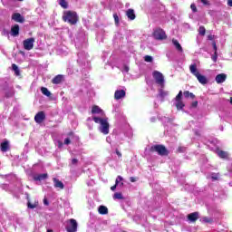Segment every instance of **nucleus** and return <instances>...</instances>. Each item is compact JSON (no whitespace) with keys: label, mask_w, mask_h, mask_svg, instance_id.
<instances>
[{"label":"nucleus","mask_w":232,"mask_h":232,"mask_svg":"<svg viewBox=\"0 0 232 232\" xmlns=\"http://www.w3.org/2000/svg\"><path fill=\"white\" fill-rule=\"evenodd\" d=\"M17 1H23V0H17Z\"/></svg>","instance_id":"59"},{"label":"nucleus","mask_w":232,"mask_h":232,"mask_svg":"<svg viewBox=\"0 0 232 232\" xmlns=\"http://www.w3.org/2000/svg\"><path fill=\"white\" fill-rule=\"evenodd\" d=\"M41 92L46 97H51L52 96V92L50 91H48V88H46V87H42Z\"/></svg>","instance_id":"26"},{"label":"nucleus","mask_w":232,"mask_h":232,"mask_svg":"<svg viewBox=\"0 0 232 232\" xmlns=\"http://www.w3.org/2000/svg\"><path fill=\"white\" fill-rule=\"evenodd\" d=\"M92 121L96 124H100L99 131L103 135H108L110 133V122H108V118H100L97 116L92 117Z\"/></svg>","instance_id":"1"},{"label":"nucleus","mask_w":232,"mask_h":232,"mask_svg":"<svg viewBox=\"0 0 232 232\" xmlns=\"http://www.w3.org/2000/svg\"><path fill=\"white\" fill-rule=\"evenodd\" d=\"M12 70L14 72V75L16 77H19V75H21V70H19V67L17 66V64L13 63Z\"/></svg>","instance_id":"24"},{"label":"nucleus","mask_w":232,"mask_h":232,"mask_svg":"<svg viewBox=\"0 0 232 232\" xmlns=\"http://www.w3.org/2000/svg\"><path fill=\"white\" fill-rule=\"evenodd\" d=\"M152 35L156 41H164V39H168V35H166V32L162 30V28L155 29Z\"/></svg>","instance_id":"4"},{"label":"nucleus","mask_w":232,"mask_h":232,"mask_svg":"<svg viewBox=\"0 0 232 232\" xmlns=\"http://www.w3.org/2000/svg\"><path fill=\"white\" fill-rule=\"evenodd\" d=\"M184 151H186V148H184V147L178 148V153H184Z\"/></svg>","instance_id":"42"},{"label":"nucleus","mask_w":232,"mask_h":232,"mask_svg":"<svg viewBox=\"0 0 232 232\" xmlns=\"http://www.w3.org/2000/svg\"><path fill=\"white\" fill-rule=\"evenodd\" d=\"M227 5L232 7V0H227Z\"/></svg>","instance_id":"54"},{"label":"nucleus","mask_w":232,"mask_h":232,"mask_svg":"<svg viewBox=\"0 0 232 232\" xmlns=\"http://www.w3.org/2000/svg\"><path fill=\"white\" fill-rule=\"evenodd\" d=\"M12 19L15 21V23H24V16L21 15L19 13L13 14Z\"/></svg>","instance_id":"10"},{"label":"nucleus","mask_w":232,"mask_h":232,"mask_svg":"<svg viewBox=\"0 0 232 232\" xmlns=\"http://www.w3.org/2000/svg\"><path fill=\"white\" fill-rule=\"evenodd\" d=\"M122 180H123V179L121 176H118L115 180V186H119V183Z\"/></svg>","instance_id":"39"},{"label":"nucleus","mask_w":232,"mask_h":232,"mask_svg":"<svg viewBox=\"0 0 232 232\" xmlns=\"http://www.w3.org/2000/svg\"><path fill=\"white\" fill-rule=\"evenodd\" d=\"M226 79H227V75L226 73H220L216 76V82L218 84H222V82H226Z\"/></svg>","instance_id":"11"},{"label":"nucleus","mask_w":232,"mask_h":232,"mask_svg":"<svg viewBox=\"0 0 232 232\" xmlns=\"http://www.w3.org/2000/svg\"><path fill=\"white\" fill-rule=\"evenodd\" d=\"M191 106L192 108H197V106H198V101L193 102Z\"/></svg>","instance_id":"47"},{"label":"nucleus","mask_w":232,"mask_h":232,"mask_svg":"<svg viewBox=\"0 0 232 232\" xmlns=\"http://www.w3.org/2000/svg\"><path fill=\"white\" fill-rule=\"evenodd\" d=\"M114 23L116 26H119V24L121 23V20L119 19V15L117 14H113Z\"/></svg>","instance_id":"34"},{"label":"nucleus","mask_w":232,"mask_h":232,"mask_svg":"<svg viewBox=\"0 0 232 232\" xmlns=\"http://www.w3.org/2000/svg\"><path fill=\"white\" fill-rule=\"evenodd\" d=\"M114 200H124V197L122 196V193L121 192H116L113 195Z\"/></svg>","instance_id":"27"},{"label":"nucleus","mask_w":232,"mask_h":232,"mask_svg":"<svg viewBox=\"0 0 232 232\" xmlns=\"http://www.w3.org/2000/svg\"><path fill=\"white\" fill-rule=\"evenodd\" d=\"M78 162H79V160H77V159H72V166L77 165Z\"/></svg>","instance_id":"45"},{"label":"nucleus","mask_w":232,"mask_h":232,"mask_svg":"<svg viewBox=\"0 0 232 232\" xmlns=\"http://www.w3.org/2000/svg\"><path fill=\"white\" fill-rule=\"evenodd\" d=\"M46 232H53V230H52V229H47Z\"/></svg>","instance_id":"56"},{"label":"nucleus","mask_w":232,"mask_h":232,"mask_svg":"<svg viewBox=\"0 0 232 232\" xmlns=\"http://www.w3.org/2000/svg\"><path fill=\"white\" fill-rule=\"evenodd\" d=\"M152 77L155 79L157 84L160 86H164V74L159 71H154L152 72Z\"/></svg>","instance_id":"6"},{"label":"nucleus","mask_w":232,"mask_h":232,"mask_svg":"<svg viewBox=\"0 0 232 232\" xmlns=\"http://www.w3.org/2000/svg\"><path fill=\"white\" fill-rule=\"evenodd\" d=\"M92 115H104V111H102V109H101V107H99L98 105H93L92 108Z\"/></svg>","instance_id":"12"},{"label":"nucleus","mask_w":232,"mask_h":232,"mask_svg":"<svg viewBox=\"0 0 232 232\" xmlns=\"http://www.w3.org/2000/svg\"><path fill=\"white\" fill-rule=\"evenodd\" d=\"M48 179V174L44 173V174H37L34 177V180L41 182V180H46Z\"/></svg>","instance_id":"17"},{"label":"nucleus","mask_w":232,"mask_h":232,"mask_svg":"<svg viewBox=\"0 0 232 232\" xmlns=\"http://www.w3.org/2000/svg\"><path fill=\"white\" fill-rule=\"evenodd\" d=\"M203 222H205V224H211L213 222V218L205 217L203 218Z\"/></svg>","instance_id":"38"},{"label":"nucleus","mask_w":232,"mask_h":232,"mask_svg":"<svg viewBox=\"0 0 232 232\" xmlns=\"http://www.w3.org/2000/svg\"><path fill=\"white\" fill-rule=\"evenodd\" d=\"M59 5H60V6H62V8H63L64 10H66V8H68V2H66V0H60V1H59Z\"/></svg>","instance_id":"31"},{"label":"nucleus","mask_w":232,"mask_h":232,"mask_svg":"<svg viewBox=\"0 0 232 232\" xmlns=\"http://www.w3.org/2000/svg\"><path fill=\"white\" fill-rule=\"evenodd\" d=\"M35 43V38H28L24 40L23 44L24 50L30 51L34 49V44Z\"/></svg>","instance_id":"7"},{"label":"nucleus","mask_w":232,"mask_h":232,"mask_svg":"<svg viewBox=\"0 0 232 232\" xmlns=\"http://www.w3.org/2000/svg\"><path fill=\"white\" fill-rule=\"evenodd\" d=\"M208 41H213V39H215V36L209 34V35L208 36Z\"/></svg>","instance_id":"52"},{"label":"nucleus","mask_w":232,"mask_h":232,"mask_svg":"<svg viewBox=\"0 0 232 232\" xmlns=\"http://www.w3.org/2000/svg\"><path fill=\"white\" fill-rule=\"evenodd\" d=\"M166 95H168V92H164V91H161L160 92V97H161L162 99H164V97H166Z\"/></svg>","instance_id":"43"},{"label":"nucleus","mask_w":232,"mask_h":232,"mask_svg":"<svg viewBox=\"0 0 232 232\" xmlns=\"http://www.w3.org/2000/svg\"><path fill=\"white\" fill-rule=\"evenodd\" d=\"M62 19L64 23L73 26L76 23H79V14L75 11H64Z\"/></svg>","instance_id":"2"},{"label":"nucleus","mask_w":232,"mask_h":232,"mask_svg":"<svg viewBox=\"0 0 232 232\" xmlns=\"http://www.w3.org/2000/svg\"><path fill=\"white\" fill-rule=\"evenodd\" d=\"M183 95L186 99H189V97L190 99H195V94H193L192 92H189V91H185L183 92Z\"/></svg>","instance_id":"28"},{"label":"nucleus","mask_w":232,"mask_h":232,"mask_svg":"<svg viewBox=\"0 0 232 232\" xmlns=\"http://www.w3.org/2000/svg\"><path fill=\"white\" fill-rule=\"evenodd\" d=\"M184 106H186L185 104H184V102H177V103H176V108H177V110H182L183 108H184Z\"/></svg>","instance_id":"32"},{"label":"nucleus","mask_w":232,"mask_h":232,"mask_svg":"<svg viewBox=\"0 0 232 232\" xmlns=\"http://www.w3.org/2000/svg\"><path fill=\"white\" fill-rule=\"evenodd\" d=\"M63 79H64V76H63V74H58L52 80V83L61 84L63 82Z\"/></svg>","instance_id":"16"},{"label":"nucleus","mask_w":232,"mask_h":232,"mask_svg":"<svg viewBox=\"0 0 232 232\" xmlns=\"http://www.w3.org/2000/svg\"><path fill=\"white\" fill-rule=\"evenodd\" d=\"M212 46H213L214 52L218 53V48L217 47V42L213 41L212 42Z\"/></svg>","instance_id":"41"},{"label":"nucleus","mask_w":232,"mask_h":232,"mask_svg":"<svg viewBox=\"0 0 232 232\" xmlns=\"http://www.w3.org/2000/svg\"><path fill=\"white\" fill-rule=\"evenodd\" d=\"M211 179L212 180H218V178L217 176H212Z\"/></svg>","instance_id":"55"},{"label":"nucleus","mask_w":232,"mask_h":232,"mask_svg":"<svg viewBox=\"0 0 232 232\" xmlns=\"http://www.w3.org/2000/svg\"><path fill=\"white\" fill-rule=\"evenodd\" d=\"M230 104H232V97L230 98Z\"/></svg>","instance_id":"57"},{"label":"nucleus","mask_w":232,"mask_h":232,"mask_svg":"<svg viewBox=\"0 0 232 232\" xmlns=\"http://www.w3.org/2000/svg\"><path fill=\"white\" fill-rule=\"evenodd\" d=\"M19 24H14V26L11 27V35L13 37H17L19 35Z\"/></svg>","instance_id":"15"},{"label":"nucleus","mask_w":232,"mask_h":232,"mask_svg":"<svg viewBox=\"0 0 232 232\" xmlns=\"http://www.w3.org/2000/svg\"><path fill=\"white\" fill-rule=\"evenodd\" d=\"M218 157H220V159H227V156H228L227 152H226L224 150H219L218 152Z\"/></svg>","instance_id":"29"},{"label":"nucleus","mask_w":232,"mask_h":232,"mask_svg":"<svg viewBox=\"0 0 232 232\" xmlns=\"http://www.w3.org/2000/svg\"><path fill=\"white\" fill-rule=\"evenodd\" d=\"M77 220L71 218L67 221L66 231L67 232H77L78 227Z\"/></svg>","instance_id":"5"},{"label":"nucleus","mask_w":232,"mask_h":232,"mask_svg":"<svg viewBox=\"0 0 232 232\" xmlns=\"http://www.w3.org/2000/svg\"><path fill=\"white\" fill-rule=\"evenodd\" d=\"M100 215H108V208L105 206H100L98 208Z\"/></svg>","instance_id":"25"},{"label":"nucleus","mask_w":232,"mask_h":232,"mask_svg":"<svg viewBox=\"0 0 232 232\" xmlns=\"http://www.w3.org/2000/svg\"><path fill=\"white\" fill-rule=\"evenodd\" d=\"M44 206H50V203L48 202V199L46 198H44Z\"/></svg>","instance_id":"48"},{"label":"nucleus","mask_w":232,"mask_h":232,"mask_svg":"<svg viewBox=\"0 0 232 232\" xmlns=\"http://www.w3.org/2000/svg\"><path fill=\"white\" fill-rule=\"evenodd\" d=\"M116 155H118V157H122V153L119 151V149H116Z\"/></svg>","instance_id":"50"},{"label":"nucleus","mask_w":232,"mask_h":232,"mask_svg":"<svg viewBox=\"0 0 232 232\" xmlns=\"http://www.w3.org/2000/svg\"><path fill=\"white\" fill-rule=\"evenodd\" d=\"M189 71H190V73L194 75V77H197L198 75L200 74V72H198V69L197 68V63H193L189 65Z\"/></svg>","instance_id":"14"},{"label":"nucleus","mask_w":232,"mask_h":232,"mask_svg":"<svg viewBox=\"0 0 232 232\" xmlns=\"http://www.w3.org/2000/svg\"><path fill=\"white\" fill-rule=\"evenodd\" d=\"M38 205H39L38 202H35L34 204H32V202H30V200H28V202H27V208H29V209H35V208H37Z\"/></svg>","instance_id":"30"},{"label":"nucleus","mask_w":232,"mask_h":232,"mask_svg":"<svg viewBox=\"0 0 232 232\" xmlns=\"http://www.w3.org/2000/svg\"><path fill=\"white\" fill-rule=\"evenodd\" d=\"M190 8H191L192 12H194V13L198 12L197 5L195 4H191Z\"/></svg>","instance_id":"40"},{"label":"nucleus","mask_w":232,"mask_h":232,"mask_svg":"<svg viewBox=\"0 0 232 232\" xmlns=\"http://www.w3.org/2000/svg\"><path fill=\"white\" fill-rule=\"evenodd\" d=\"M121 186H124V183H121Z\"/></svg>","instance_id":"58"},{"label":"nucleus","mask_w":232,"mask_h":232,"mask_svg":"<svg viewBox=\"0 0 232 232\" xmlns=\"http://www.w3.org/2000/svg\"><path fill=\"white\" fill-rule=\"evenodd\" d=\"M198 32L199 35H206V27L204 25L199 26Z\"/></svg>","instance_id":"35"},{"label":"nucleus","mask_w":232,"mask_h":232,"mask_svg":"<svg viewBox=\"0 0 232 232\" xmlns=\"http://www.w3.org/2000/svg\"><path fill=\"white\" fill-rule=\"evenodd\" d=\"M63 144H66V145L72 144V140H70V138H66V139L64 140V141H63Z\"/></svg>","instance_id":"44"},{"label":"nucleus","mask_w":232,"mask_h":232,"mask_svg":"<svg viewBox=\"0 0 232 232\" xmlns=\"http://www.w3.org/2000/svg\"><path fill=\"white\" fill-rule=\"evenodd\" d=\"M130 182H137V178H135V177H130Z\"/></svg>","instance_id":"51"},{"label":"nucleus","mask_w":232,"mask_h":232,"mask_svg":"<svg viewBox=\"0 0 232 232\" xmlns=\"http://www.w3.org/2000/svg\"><path fill=\"white\" fill-rule=\"evenodd\" d=\"M188 220H189V222H195L196 220H198V212L188 214Z\"/></svg>","instance_id":"20"},{"label":"nucleus","mask_w":232,"mask_h":232,"mask_svg":"<svg viewBox=\"0 0 232 232\" xmlns=\"http://www.w3.org/2000/svg\"><path fill=\"white\" fill-rule=\"evenodd\" d=\"M172 44L175 46L178 52H184V50L182 49V45H180V43H179V40L172 39Z\"/></svg>","instance_id":"21"},{"label":"nucleus","mask_w":232,"mask_h":232,"mask_svg":"<svg viewBox=\"0 0 232 232\" xmlns=\"http://www.w3.org/2000/svg\"><path fill=\"white\" fill-rule=\"evenodd\" d=\"M111 191H115V189H117V185L111 187Z\"/></svg>","instance_id":"53"},{"label":"nucleus","mask_w":232,"mask_h":232,"mask_svg":"<svg viewBox=\"0 0 232 232\" xmlns=\"http://www.w3.org/2000/svg\"><path fill=\"white\" fill-rule=\"evenodd\" d=\"M126 15L128 17V19H130V21H135V11L133 9H128L126 12Z\"/></svg>","instance_id":"18"},{"label":"nucleus","mask_w":232,"mask_h":232,"mask_svg":"<svg viewBox=\"0 0 232 232\" xmlns=\"http://www.w3.org/2000/svg\"><path fill=\"white\" fill-rule=\"evenodd\" d=\"M198 81V82H200V84H208V78H206V76L199 74L196 77Z\"/></svg>","instance_id":"23"},{"label":"nucleus","mask_w":232,"mask_h":232,"mask_svg":"<svg viewBox=\"0 0 232 232\" xmlns=\"http://www.w3.org/2000/svg\"><path fill=\"white\" fill-rule=\"evenodd\" d=\"M144 62L145 63H153V57H151L150 55H145Z\"/></svg>","instance_id":"36"},{"label":"nucleus","mask_w":232,"mask_h":232,"mask_svg":"<svg viewBox=\"0 0 232 232\" xmlns=\"http://www.w3.org/2000/svg\"><path fill=\"white\" fill-rule=\"evenodd\" d=\"M5 97L9 99V97H14V92H6Z\"/></svg>","instance_id":"46"},{"label":"nucleus","mask_w":232,"mask_h":232,"mask_svg":"<svg viewBox=\"0 0 232 232\" xmlns=\"http://www.w3.org/2000/svg\"><path fill=\"white\" fill-rule=\"evenodd\" d=\"M211 59H212L213 63H217V61L218 59V53L214 52V54H212Z\"/></svg>","instance_id":"37"},{"label":"nucleus","mask_w":232,"mask_h":232,"mask_svg":"<svg viewBox=\"0 0 232 232\" xmlns=\"http://www.w3.org/2000/svg\"><path fill=\"white\" fill-rule=\"evenodd\" d=\"M44 121H46V113H44V111H41L35 114L34 121L36 124H42Z\"/></svg>","instance_id":"8"},{"label":"nucleus","mask_w":232,"mask_h":232,"mask_svg":"<svg viewBox=\"0 0 232 232\" xmlns=\"http://www.w3.org/2000/svg\"><path fill=\"white\" fill-rule=\"evenodd\" d=\"M189 71H190V73L194 75V77H197L198 75L200 74V72H198V69L197 68V63H193L189 65Z\"/></svg>","instance_id":"13"},{"label":"nucleus","mask_w":232,"mask_h":232,"mask_svg":"<svg viewBox=\"0 0 232 232\" xmlns=\"http://www.w3.org/2000/svg\"><path fill=\"white\" fill-rule=\"evenodd\" d=\"M126 97V91L124 90H117L114 92V99L116 101H120V99H124Z\"/></svg>","instance_id":"9"},{"label":"nucleus","mask_w":232,"mask_h":232,"mask_svg":"<svg viewBox=\"0 0 232 232\" xmlns=\"http://www.w3.org/2000/svg\"><path fill=\"white\" fill-rule=\"evenodd\" d=\"M150 153H158L160 157H168L169 150L163 144L152 145L150 148Z\"/></svg>","instance_id":"3"},{"label":"nucleus","mask_w":232,"mask_h":232,"mask_svg":"<svg viewBox=\"0 0 232 232\" xmlns=\"http://www.w3.org/2000/svg\"><path fill=\"white\" fill-rule=\"evenodd\" d=\"M9 148H10V145L8 143V140L2 142L0 145V150L1 151H4V152L8 151Z\"/></svg>","instance_id":"22"},{"label":"nucleus","mask_w":232,"mask_h":232,"mask_svg":"<svg viewBox=\"0 0 232 232\" xmlns=\"http://www.w3.org/2000/svg\"><path fill=\"white\" fill-rule=\"evenodd\" d=\"M176 102H182V91H179L175 98Z\"/></svg>","instance_id":"33"},{"label":"nucleus","mask_w":232,"mask_h":232,"mask_svg":"<svg viewBox=\"0 0 232 232\" xmlns=\"http://www.w3.org/2000/svg\"><path fill=\"white\" fill-rule=\"evenodd\" d=\"M54 188H59L60 189H64V183L59 180L57 178H53Z\"/></svg>","instance_id":"19"},{"label":"nucleus","mask_w":232,"mask_h":232,"mask_svg":"<svg viewBox=\"0 0 232 232\" xmlns=\"http://www.w3.org/2000/svg\"><path fill=\"white\" fill-rule=\"evenodd\" d=\"M203 5H209V1L208 0H200Z\"/></svg>","instance_id":"49"}]
</instances>
